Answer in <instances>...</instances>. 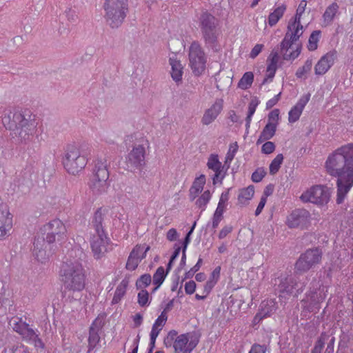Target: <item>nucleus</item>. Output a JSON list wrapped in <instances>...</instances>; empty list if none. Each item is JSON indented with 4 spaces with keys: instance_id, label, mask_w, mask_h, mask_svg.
<instances>
[{
    "instance_id": "51",
    "label": "nucleus",
    "mask_w": 353,
    "mask_h": 353,
    "mask_svg": "<svg viewBox=\"0 0 353 353\" xmlns=\"http://www.w3.org/2000/svg\"><path fill=\"white\" fill-rule=\"evenodd\" d=\"M266 175V172L265 171L263 168H258L252 174L251 179L252 181L254 183H259L262 181V179Z\"/></svg>"
},
{
    "instance_id": "41",
    "label": "nucleus",
    "mask_w": 353,
    "mask_h": 353,
    "mask_svg": "<svg viewBox=\"0 0 353 353\" xmlns=\"http://www.w3.org/2000/svg\"><path fill=\"white\" fill-rule=\"evenodd\" d=\"M283 155L282 154H279L271 161L269 167L270 174L274 175L279 172L283 161Z\"/></svg>"
},
{
    "instance_id": "40",
    "label": "nucleus",
    "mask_w": 353,
    "mask_h": 353,
    "mask_svg": "<svg viewBox=\"0 0 353 353\" xmlns=\"http://www.w3.org/2000/svg\"><path fill=\"white\" fill-rule=\"evenodd\" d=\"M287 34H290V38L292 40L297 41L303 34V26L298 24L297 26H288Z\"/></svg>"
},
{
    "instance_id": "59",
    "label": "nucleus",
    "mask_w": 353,
    "mask_h": 353,
    "mask_svg": "<svg viewBox=\"0 0 353 353\" xmlns=\"http://www.w3.org/2000/svg\"><path fill=\"white\" fill-rule=\"evenodd\" d=\"M223 213L215 211L212 218V227L215 229L218 227L219 223L223 219Z\"/></svg>"
},
{
    "instance_id": "57",
    "label": "nucleus",
    "mask_w": 353,
    "mask_h": 353,
    "mask_svg": "<svg viewBox=\"0 0 353 353\" xmlns=\"http://www.w3.org/2000/svg\"><path fill=\"white\" fill-rule=\"evenodd\" d=\"M167 319H168L167 314L165 313V312H162L161 314L156 319V321L153 325L154 326L162 327L165 324Z\"/></svg>"
},
{
    "instance_id": "32",
    "label": "nucleus",
    "mask_w": 353,
    "mask_h": 353,
    "mask_svg": "<svg viewBox=\"0 0 353 353\" xmlns=\"http://www.w3.org/2000/svg\"><path fill=\"white\" fill-rule=\"evenodd\" d=\"M103 216L101 208H98L94 212L92 221V224L95 229L96 233H105L103 227Z\"/></svg>"
},
{
    "instance_id": "63",
    "label": "nucleus",
    "mask_w": 353,
    "mask_h": 353,
    "mask_svg": "<svg viewBox=\"0 0 353 353\" xmlns=\"http://www.w3.org/2000/svg\"><path fill=\"white\" fill-rule=\"evenodd\" d=\"M281 95V92H279L278 94L275 95L273 98L268 100L266 103V109H270L273 106H274L278 101L280 100Z\"/></svg>"
},
{
    "instance_id": "15",
    "label": "nucleus",
    "mask_w": 353,
    "mask_h": 353,
    "mask_svg": "<svg viewBox=\"0 0 353 353\" xmlns=\"http://www.w3.org/2000/svg\"><path fill=\"white\" fill-rule=\"evenodd\" d=\"M316 288L313 284V290H310V292L307 294L306 302L308 303L307 305V309L311 312H317L320 308V303H322L325 297V287L316 283Z\"/></svg>"
},
{
    "instance_id": "2",
    "label": "nucleus",
    "mask_w": 353,
    "mask_h": 353,
    "mask_svg": "<svg viewBox=\"0 0 353 353\" xmlns=\"http://www.w3.org/2000/svg\"><path fill=\"white\" fill-rule=\"evenodd\" d=\"M85 254L83 250L74 247L69 252V259L63 261L59 271V276L64 286V293H79L85 286V274L81 261Z\"/></svg>"
},
{
    "instance_id": "55",
    "label": "nucleus",
    "mask_w": 353,
    "mask_h": 353,
    "mask_svg": "<svg viewBox=\"0 0 353 353\" xmlns=\"http://www.w3.org/2000/svg\"><path fill=\"white\" fill-rule=\"evenodd\" d=\"M275 144L272 141H266L261 147V152L265 154H270L275 150Z\"/></svg>"
},
{
    "instance_id": "56",
    "label": "nucleus",
    "mask_w": 353,
    "mask_h": 353,
    "mask_svg": "<svg viewBox=\"0 0 353 353\" xmlns=\"http://www.w3.org/2000/svg\"><path fill=\"white\" fill-rule=\"evenodd\" d=\"M267 347L265 345H260L258 343H254L248 353H265Z\"/></svg>"
},
{
    "instance_id": "50",
    "label": "nucleus",
    "mask_w": 353,
    "mask_h": 353,
    "mask_svg": "<svg viewBox=\"0 0 353 353\" xmlns=\"http://www.w3.org/2000/svg\"><path fill=\"white\" fill-rule=\"evenodd\" d=\"M140 262L141 261L139 257L134 256L130 254L125 265V268L128 270L133 271L137 269Z\"/></svg>"
},
{
    "instance_id": "24",
    "label": "nucleus",
    "mask_w": 353,
    "mask_h": 353,
    "mask_svg": "<svg viewBox=\"0 0 353 353\" xmlns=\"http://www.w3.org/2000/svg\"><path fill=\"white\" fill-rule=\"evenodd\" d=\"M103 327V323L97 318L91 324L89 329L88 352L92 351L100 341L99 331Z\"/></svg>"
},
{
    "instance_id": "60",
    "label": "nucleus",
    "mask_w": 353,
    "mask_h": 353,
    "mask_svg": "<svg viewBox=\"0 0 353 353\" xmlns=\"http://www.w3.org/2000/svg\"><path fill=\"white\" fill-rule=\"evenodd\" d=\"M216 283V281H214L213 279H210L208 281L203 287V294H206L208 295L215 284Z\"/></svg>"
},
{
    "instance_id": "61",
    "label": "nucleus",
    "mask_w": 353,
    "mask_h": 353,
    "mask_svg": "<svg viewBox=\"0 0 353 353\" xmlns=\"http://www.w3.org/2000/svg\"><path fill=\"white\" fill-rule=\"evenodd\" d=\"M196 289V283L194 281H190L185 284V291L187 294H192Z\"/></svg>"
},
{
    "instance_id": "11",
    "label": "nucleus",
    "mask_w": 353,
    "mask_h": 353,
    "mask_svg": "<svg viewBox=\"0 0 353 353\" xmlns=\"http://www.w3.org/2000/svg\"><path fill=\"white\" fill-rule=\"evenodd\" d=\"M190 66L196 76H199L205 69L206 57L198 41H193L189 49Z\"/></svg>"
},
{
    "instance_id": "10",
    "label": "nucleus",
    "mask_w": 353,
    "mask_h": 353,
    "mask_svg": "<svg viewBox=\"0 0 353 353\" xmlns=\"http://www.w3.org/2000/svg\"><path fill=\"white\" fill-rule=\"evenodd\" d=\"M331 196L330 189L326 185H316L304 192L300 199L304 202H310L318 205H326Z\"/></svg>"
},
{
    "instance_id": "54",
    "label": "nucleus",
    "mask_w": 353,
    "mask_h": 353,
    "mask_svg": "<svg viewBox=\"0 0 353 353\" xmlns=\"http://www.w3.org/2000/svg\"><path fill=\"white\" fill-rule=\"evenodd\" d=\"M202 263L203 259L201 257H199L195 265L192 267L189 271L185 272L184 279L192 278L194 276V274L199 270L202 265Z\"/></svg>"
},
{
    "instance_id": "35",
    "label": "nucleus",
    "mask_w": 353,
    "mask_h": 353,
    "mask_svg": "<svg viewBox=\"0 0 353 353\" xmlns=\"http://www.w3.org/2000/svg\"><path fill=\"white\" fill-rule=\"evenodd\" d=\"M259 104V100L256 97L252 99L250 102L249 103L248 112L247 117L245 118V127H246L247 130H248L250 126L252 117L254 114L256 107L258 106Z\"/></svg>"
},
{
    "instance_id": "28",
    "label": "nucleus",
    "mask_w": 353,
    "mask_h": 353,
    "mask_svg": "<svg viewBox=\"0 0 353 353\" xmlns=\"http://www.w3.org/2000/svg\"><path fill=\"white\" fill-rule=\"evenodd\" d=\"M205 183V176L204 174H201L195 179L190 188V197L191 200L195 199L198 194L202 192Z\"/></svg>"
},
{
    "instance_id": "37",
    "label": "nucleus",
    "mask_w": 353,
    "mask_h": 353,
    "mask_svg": "<svg viewBox=\"0 0 353 353\" xmlns=\"http://www.w3.org/2000/svg\"><path fill=\"white\" fill-rule=\"evenodd\" d=\"M312 67V60L311 59H307L305 61L304 65L297 69L295 73L296 77L298 79H305L307 78V74L311 71Z\"/></svg>"
},
{
    "instance_id": "8",
    "label": "nucleus",
    "mask_w": 353,
    "mask_h": 353,
    "mask_svg": "<svg viewBox=\"0 0 353 353\" xmlns=\"http://www.w3.org/2000/svg\"><path fill=\"white\" fill-rule=\"evenodd\" d=\"M66 232V228L63 223L59 219H54L41 228V236L40 237L43 239L48 244H50L56 241L63 240L65 236Z\"/></svg>"
},
{
    "instance_id": "49",
    "label": "nucleus",
    "mask_w": 353,
    "mask_h": 353,
    "mask_svg": "<svg viewBox=\"0 0 353 353\" xmlns=\"http://www.w3.org/2000/svg\"><path fill=\"white\" fill-rule=\"evenodd\" d=\"M238 148H239V146H238V144L236 142H235L233 145H230L229 150L225 157V165L228 163V165H227L226 170L229 168L230 163L233 160V159L235 156V154L238 150Z\"/></svg>"
},
{
    "instance_id": "14",
    "label": "nucleus",
    "mask_w": 353,
    "mask_h": 353,
    "mask_svg": "<svg viewBox=\"0 0 353 353\" xmlns=\"http://www.w3.org/2000/svg\"><path fill=\"white\" fill-rule=\"evenodd\" d=\"M127 170H141L145 165V149L142 145H134L126 157Z\"/></svg>"
},
{
    "instance_id": "23",
    "label": "nucleus",
    "mask_w": 353,
    "mask_h": 353,
    "mask_svg": "<svg viewBox=\"0 0 353 353\" xmlns=\"http://www.w3.org/2000/svg\"><path fill=\"white\" fill-rule=\"evenodd\" d=\"M310 93L304 94L299 99L296 104L291 108L288 113V121L290 123H293L299 119L302 112L306 104L310 101Z\"/></svg>"
},
{
    "instance_id": "62",
    "label": "nucleus",
    "mask_w": 353,
    "mask_h": 353,
    "mask_svg": "<svg viewBox=\"0 0 353 353\" xmlns=\"http://www.w3.org/2000/svg\"><path fill=\"white\" fill-rule=\"evenodd\" d=\"M279 59V51L276 50H273L268 58V62L277 65Z\"/></svg>"
},
{
    "instance_id": "17",
    "label": "nucleus",
    "mask_w": 353,
    "mask_h": 353,
    "mask_svg": "<svg viewBox=\"0 0 353 353\" xmlns=\"http://www.w3.org/2000/svg\"><path fill=\"white\" fill-rule=\"evenodd\" d=\"M296 41L290 38V34L285 33V37L280 43L281 53H282L283 59L286 61H294L301 54L302 45L296 44V49L288 53V50Z\"/></svg>"
},
{
    "instance_id": "12",
    "label": "nucleus",
    "mask_w": 353,
    "mask_h": 353,
    "mask_svg": "<svg viewBox=\"0 0 353 353\" xmlns=\"http://www.w3.org/2000/svg\"><path fill=\"white\" fill-rule=\"evenodd\" d=\"M199 339L200 334L195 332L180 334L173 344L175 353H191L198 345Z\"/></svg>"
},
{
    "instance_id": "22",
    "label": "nucleus",
    "mask_w": 353,
    "mask_h": 353,
    "mask_svg": "<svg viewBox=\"0 0 353 353\" xmlns=\"http://www.w3.org/2000/svg\"><path fill=\"white\" fill-rule=\"evenodd\" d=\"M277 302L274 299H268L263 301L260 305V308L254 318V322H259L262 319L270 316L277 310Z\"/></svg>"
},
{
    "instance_id": "33",
    "label": "nucleus",
    "mask_w": 353,
    "mask_h": 353,
    "mask_svg": "<svg viewBox=\"0 0 353 353\" xmlns=\"http://www.w3.org/2000/svg\"><path fill=\"white\" fill-rule=\"evenodd\" d=\"M339 7L338 4L335 2L332 3L328 7H327L325 12L323 14V22L326 26L330 24L332 22L336 14L339 10Z\"/></svg>"
},
{
    "instance_id": "42",
    "label": "nucleus",
    "mask_w": 353,
    "mask_h": 353,
    "mask_svg": "<svg viewBox=\"0 0 353 353\" xmlns=\"http://www.w3.org/2000/svg\"><path fill=\"white\" fill-rule=\"evenodd\" d=\"M167 274L168 273L165 272L163 267H159L153 274V283L155 285L161 286L163 283Z\"/></svg>"
},
{
    "instance_id": "3",
    "label": "nucleus",
    "mask_w": 353,
    "mask_h": 353,
    "mask_svg": "<svg viewBox=\"0 0 353 353\" xmlns=\"http://www.w3.org/2000/svg\"><path fill=\"white\" fill-rule=\"evenodd\" d=\"M3 123L10 136L19 144H28L41 134L35 115L29 110L10 112L3 118Z\"/></svg>"
},
{
    "instance_id": "58",
    "label": "nucleus",
    "mask_w": 353,
    "mask_h": 353,
    "mask_svg": "<svg viewBox=\"0 0 353 353\" xmlns=\"http://www.w3.org/2000/svg\"><path fill=\"white\" fill-rule=\"evenodd\" d=\"M65 16H66L68 20L70 22L74 23V22L77 21L78 17H77V14L75 10L69 8L65 10Z\"/></svg>"
},
{
    "instance_id": "39",
    "label": "nucleus",
    "mask_w": 353,
    "mask_h": 353,
    "mask_svg": "<svg viewBox=\"0 0 353 353\" xmlns=\"http://www.w3.org/2000/svg\"><path fill=\"white\" fill-rule=\"evenodd\" d=\"M321 33V30H314L311 33L307 46L309 51H314L317 49Z\"/></svg>"
},
{
    "instance_id": "29",
    "label": "nucleus",
    "mask_w": 353,
    "mask_h": 353,
    "mask_svg": "<svg viewBox=\"0 0 353 353\" xmlns=\"http://www.w3.org/2000/svg\"><path fill=\"white\" fill-rule=\"evenodd\" d=\"M129 283V277L125 276L118 285V286L116 288L113 299L112 300V304H117L121 300V299L125 294L126 289L128 288Z\"/></svg>"
},
{
    "instance_id": "21",
    "label": "nucleus",
    "mask_w": 353,
    "mask_h": 353,
    "mask_svg": "<svg viewBox=\"0 0 353 353\" xmlns=\"http://www.w3.org/2000/svg\"><path fill=\"white\" fill-rule=\"evenodd\" d=\"M336 58V51L333 50L329 51L322 56L314 66V73L317 76L325 74L334 65Z\"/></svg>"
},
{
    "instance_id": "19",
    "label": "nucleus",
    "mask_w": 353,
    "mask_h": 353,
    "mask_svg": "<svg viewBox=\"0 0 353 353\" xmlns=\"http://www.w3.org/2000/svg\"><path fill=\"white\" fill-rule=\"evenodd\" d=\"M108 238L105 233L93 234L91 241V248L95 259H101L107 252Z\"/></svg>"
},
{
    "instance_id": "44",
    "label": "nucleus",
    "mask_w": 353,
    "mask_h": 353,
    "mask_svg": "<svg viewBox=\"0 0 353 353\" xmlns=\"http://www.w3.org/2000/svg\"><path fill=\"white\" fill-rule=\"evenodd\" d=\"M152 278L150 274L141 275L136 281L135 285L137 290H142L150 285Z\"/></svg>"
},
{
    "instance_id": "5",
    "label": "nucleus",
    "mask_w": 353,
    "mask_h": 353,
    "mask_svg": "<svg viewBox=\"0 0 353 353\" xmlns=\"http://www.w3.org/2000/svg\"><path fill=\"white\" fill-rule=\"evenodd\" d=\"M103 7L107 24L112 29L118 28L128 12V0H105Z\"/></svg>"
},
{
    "instance_id": "34",
    "label": "nucleus",
    "mask_w": 353,
    "mask_h": 353,
    "mask_svg": "<svg viewBox=\"0 0 353 353\" xmlns=\"http://www.w3.org/2000/svg\"><path fill=\"white\" fill-rule=\"evenodd\" d=\"M9 325L11 326L12 330L21 334L22 332L28 326V323L22 320V318L19 316H13L9 321Z\"/></svg>"
},
{
    "instance_id": "31",
    "label": "nucleus",
    "mask_w": 353,
    "mask_h": 353,
    "mask_svg": "<svg viewBox=\"0 0 353 353\" xmlns=\"http://www.w3.org/2000/svg\"><path fill=\"white\" fill-rule=\"evenodd\" d=\"M286 10V6L282 4L274 10L273 12H270L268 16V24L270 27L275 26L280 19L282 18Z\"/></svg>"
},
{
    "instance_id": "30",
    "label": "nucleus",
    "mask_w": 353,
    "mask_h": 353,
    "mask_svg": "<svg viewBox=\"0 0 353 353\" xmlns=\"http://www.w3.org/2000/svg\"><path fill=\"white\" fill-rule=\"evenodd\" d=\"M254 194V187L252 185L239 190L238 203L241 205H247Z\"/></svg>"
},
{
    "instance_id": "4",
    "label": "nucleus",
    "mask_w": 353,
    "mask_h": 353,
    "mask_svg": "<svg viewBox=\"0 0 353 353\" xmlns=\"http://www.w3.org/2000/svg\"><path fill=\"white\" fill-rule=\"evenodd\" d=\"M199 27L205 45L218 51V39L221 34L219 20L208 11L203 12L199 18Z\"/></svg>"
},
{
    "instance_id": "47",
    "label": "nucleus",
    "mask_w": 353,
    "mask_h": 353,
    "mask_svg": "<svg viewBox=\"0 0 353 353\" xmlns=\"http://www.w3.org/2000/svg\"><path fill=\"white\" fill-rule=\"evenodd\" d=\"M229 199V190L226 192H222L221 194L217 208L215 211L219 212L223 214L225 210L226 203Z\"/></svg>"
},
{
    "instance_id": "43",
    "label": "nucleus",
    "mask_w": 353,
    "mask_h": 353,
    "mask_svg": "<svg viewBox=\"0 0 353 353\" xmlns=\"http://www.w3.org/2000/svg\"><path fill=\"white\" fill-rule=\"evenodd\" d=\"M211 199V194L210 190H205L196 201L195 205L204 211L205 207Z\"/></svg>"
},
{
    "instance_id": "38",
    "label": "nucleus",
    "mask_w": 353,
    "mask_h": 353,
    "mask_svg": "<svg viewBox=\"0 0 353 353\" xmlns=\"http://www.w3.org/2000/svg\"><path fill=\"white\" fill-rule=\"evenodd\" d=\"M253 81V73L252 72H246L239 80L238 87L242 90H246L252 85Z\"/></svg>"
},
{
    "instance_id": "7",
    "label": "nucleus",
    "mask_w": 353,
    "mask_h": 353,
    "mask_svg": "<svg viewBox=\"0 0 353 353\" xmlns=\"http://www.w3.org/2000/svg\"><path fill=\"white\" fill-rule=\"evenodd\" d=\"M109 176L107 160L105 158H97L94 161L92 174L89 182V187L94 194H101L106 191Z\"/></svg>"
},
{
    "instance_id": "13",
    "label": "nucleus",
    "mask_w": 353,
    "mask_h": 353,
    "mask_svg": "<svg viewBox=\"0 0 353 353\" xmlns=\"http://www.w3.org/2000/svg\"><path fill=\"white\" fill-rule=\"evenodd\" d=\"M278 283L276 290L280 294H292L295 291V295L303 292L305 284L297 281V279L291 275H281L277 279Z\"/></svg>"
},
{
    "instance_id": "18",
    "label": "nucleus",
    "mask_w": 353,
    "mask_h": 353,
    "mask_svg": "<svg viewBox=\"0 0 353 353\" xmlns=\"http://www.w3.org/2000/svg\"><path fill=\"white\" fill-rule=\"evenodd\" d=\"M12 227V216L7 205L0 199V240L8 235Z\"/></svg>"
},
{
    "instance_id": "26",
    "label": "nucleus",
    "mask_w": 353,
    "mask_h": 353,
    "mask_svg": "<svg viewBox=\"0 0 353 353\" xmlns=\"http://www.w3.org/2000/svg\"><path fill=\"white\" fill-rule=\"evenodd\" d=\"M223 109V101L216 100L214 103L205 110L201 122L203 125H208L212 123L218 117Z\"/></svg>"
},
{
    "instance_id": "16",
    "label": "nucleus",
    "mask_w": 353,
    "mask_h": 353,
    "mask_svg": "<svg viewBox=\"0 0 353 353\" xmlns=\"http://www.w3.org/2000/svg\"><path fill=\"white\" fill-rule=\"evenodd\" d=\"M310 212L305 209H295L287 218V225L290 228H303L309 223Z\"/></svg>"
},
{
    "instance_id": "6",
    "label": "nucleus",
    "mask_w": 353,
    "mask_h": 353,
    "mask_svg": "<svg viewBox=\"0 0 353 353\" xmlns=\"http://www.w3.org/2000/svg\"><path fill=\"white\" fill-rule=\"evenodd\" d=\"M88 163V158L82 154L76 144H68L64 148L62 164L70 174L76 175L83 170Z\"/></svg>"
},
{
    "instance_id": "52",
    "label": "nucleus",
    "mask_w": 353,
    "mask_h": 353,
    "mask_svg": "<svg viewBox=\"0 0 353 353\" xmlns=\"http://www.w3.org/2000/svg\"><path fill=\"white\" fill-rule=\"evenodd\" d=\"M10 353H30L28 347L21 343H17L9 349Z\"/></svg>"
},
{
    "instance_id": "1",
    "label": "nucleus",
    "mask_w": 353,
    "mask_h": 353,
    "mask_svg": "<svg viewBox=\"0 0 353 353\" xmlns=\"http://www.w3.org/2000/svg\"><path fill=\"white\" fill-rule=\"evenodd\" d=\"M327 172L336 177V203H342L353 186V143H347L331 153L325 163Z\"/></svg>"
},
{
    "instance_id": "46",
    "label": "nucleus",
    "mask_w": 353,
    "mask_h": 353,
    "mask_svg": "<svg viewBox=\"0 0 353 353\" xmlns=\"http://www.w3.org/2000/svg\"><path fill=\"white\" fill-rule=\"evenodd\" d=\"M38 331L34 330L28 324V326L21 333V336L23 340L30 343L33 339H35L39 334Z\"/></svg>"
},
{
    "instance_id": "45",
    "label": "nucleus",
    "mask_w": 353,
    "mask_h": 353,
    "mask_svg": "<svg viewBox=\"0 0 353 353\" xmlns=\"http://www.w3.org/2000/svg\"><path fill=\"white\" fill-rule=\"evenodd\" d=\"M277 126L273 123H267L261 131L262 136L268 140L271 139L276 134Z\"/></svg>"
},
{
    "instance_id": "36",
    "label": "nucleus",
    "mask_w": 353,
    "mask_h": 353,
    "mask_svg": "<svg viewBox=\"0 0 353 353\" xmlns=\"http://www.w3.org/2000/svg\"><path fill=\"white\" fill-rule=\"evenodd\" d=\"M330 334L325 332H323L317 339L311 353H321L324 347L325 342L329 339Z\"/></svg>"
},
{
    "instance_id": "25",
    "label": "nucleus",
    "mask_w": 353,
    "mask_h": 353,
    "mask_svg": "<svg viewBox=\"0 0 353 353\" xmlns=\"http://www.w3.org/2000/svg\"><path fill=\"white\" fill-rule=\"evenodd\" d=\"M33 245V254L37 261L42 263H45L48 259V254L46 252L48 243L43 239H41L40 236H38L34 238Z\"/></svg>"
},
{
    "instance_id": "27",
    "label": "nucleus",
    "mask_w": 353,
    "mask_h": 353,
    "mask_svg": "<svg viewBox=\"0 0 353 353\" xmlns=\"http://www.w3.org/2000/svg\"><path fill=\"white\" fill-rule=\"evenodd\" d=\"M169 63L171 65V77L177 84L181 82L183 74V67L181 62L174 57H170Z\"/></svg>"
},
{
    "instance_id": "9",
    "label": "nucleus",
    "mask_w": 353,
    "mask_h": 353,
    "mask_svg": "<svg viewBox=\"0 0 353 353\" xmlns=\"http://www.w3.org/2000/svg\"><path fill=\"white\" fill-rule=\"evenodd\" d=\"M323 252L321 248L307 249L302 253L295 263L296 272L305 273L314 268L322 259Z\"/></svg>"
},
{
    "instance_id": "48",
    "label": "nucleus",
    "mask_w": 353,
    "mask_h": 353,
    "mask_svg": "<svg viewBox=\"0 0 353 353\" xmlns=\"http://www.w3.org/2000/svg\"><path fill=\"white\" fill-rule=\"evenodd\" d=\"M137 299L138 303L141 307H145L146 305H148L150 303L149 293L146 290H141L140 292L138 293Z\"/></svg>"
},
{
    "instance_id": "20",
    "label": "nucleus",
    "mask_w": 353,
    "mask_h": 353,
    "mask_svg": "<svg viewBox=\"0 0 353 353\" xmlns=\"http://www.w3.org/2000/svg\"><path fill=\"white\" fill-rule=\"evenodd\" d=\"M225 165H223L221 162L219 161L218 154H212L210 155L208 159L207 166L208 169L214 172V174L212 177L214 185H215L217 181L222 183V181L225 176V172H223Z\"/></svg>"
},
{
    "instance_id": "64",
    "label": "nucleus",
    "mask_w": 353,
    "mask_h": 353,
    "mask_svg": "<svg viewBox=\"0 0 353 353\" xmlns=\"http://www.w3.org/2000/svg\"><path fill=\"white\" fill-rule=\"evenodd\" d=\"M327 345L325 353H334V347L335 343V338L330 335L329 339L327 341Z\"/></svg>"
},
{
    "instance_id": "53",
    "label": "nucleus",
    "mask_w": 353,
    "mask_h": 353,
    "mask_svg": "<svg viewBox=\"0 0 353 353\" xmlns=\"http://www.w3.org/2000/svg\"><path fill=\"white\" fill-rule=\"evenodd\" d=\"M279 110L274 109L272 110L268 116V123H273L275 126H277L279 124Z\"/></svg>"
}]
</instances>
